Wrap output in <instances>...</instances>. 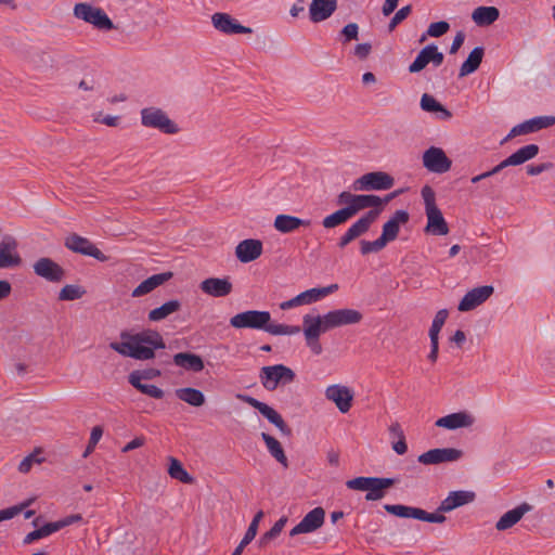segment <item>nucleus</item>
<instances>
[{
	"label": "nucleus",
	"mask_w": 555,
	"mask_h": 555,
	"mask_svg": "<svg viewBox=\"0 0 555 555\" xmlns=\"http://www.w3.org/2000/svg\"><path fill=\"white\" fill-rule=\"evenodd\" d=\"M450 29V25L446 21H440L436 23H431L426 31V35L422 36L421 42L426 39V36L438 38L443 36Z\"/></svg>",
	"instance_id": "obj_51"
},
{
	"label": "nucleus",
	"mask_w": 555,
	"mask_h": 555,
	"mask_svg": "<svg viewBox=\"0 0 555 555\" xmlns=\"http://www.w3.org/2000/svg\"><path fill=\"white\" fill-rule=\"evenodd\" d=\"M337 8V0H312L309 13L313 23L328 18Z\"/></svg>",
	"instance_id": "obj_26"
},
{
	"label": "nucleus",
	"mask_w": 555,
	"mask_h": 555,
	"mask_svg": "<svg viewBox=\"0 0 555 555\" xmlns=\"http://www.w3.org/2000/svg\"><path fill=\"white\" fill-rule=\"evenodd\" d=\"M379 212V209H372L367 211L359 220H357L339 238L338 246L340 248H344L353 240L366 233L371 228L372 223L377 219Z\"/></svg>",
	"instance_id": "obj_10"
},
{
	"label": "nucleus",
	"mask_w": 555,
	"mask_h": 555,
	"mask_svg": "<svg viewBox=\"0 0 555 555\" xmlns=\"http://www.w3.org/2000/svg\"><path fill=\"white\" fill-rule=\"evenodd\" d=\"M261 254L262 243L255 238L243 240L235 248V256L243 263L256 260L261 256Z\"/></svg>",
	"instance_id": "obj_21"
},
{
	"label": "nucleus",
	"mask_w": 555,
	"mask_h": 555,
	"mask_svg": "<svg viewBox=\"0 0 555 555\" xmlns=\"http://www.w3.org/2000/svg\"><path fill=\"white\" fill-rule=\"evenodd\" d=\"M128 337L127 341L111 343L109 347L124 357H130L132 351L133 338L132 335L121 334V338Z\"/></svg>",
	"instance_id": "obj_54"
},
{
	"label": "nucleus",
	"mask_w": 555,
	"mask_h": 555,
	"mask_svg": "<svg viewBox=\"0 0 555 555\" xmlns=\"http://www.w3.org/2000/svg\"><path fill=\"white\" fill-rule=\"evenodd\" d=\"M33 269L38 276L53 283L61 282L65 275L63 268L48 257L39 258Z\"/></svg>",
	"instance_id": "obj_16"
},
{
	"label": "nucleus",
	"mask_w": 555,
	"mask_h": 555,
	"mask_svg": "<svg viewBox=\"0 0 555 555\" xmlns=\"http://www.w3.org/2000/svg\"><path fill=\"white\" fill-rule=\"evenodd\" d=\"M528 120L532 132H537L541 129L555 125V116H538Z\"/></svg>",
	"instance_id": "obj_52"
},
{
	"label": "nucleus",
	"mask_w": 555,
	"mask_h": 555,
	"mask_svg": "<svg viewBox=\"0 0 555 555\" xmlns=\"http://www.w3.org/2000/svg\"><path fill=\"white\" fill-rule=\"evenodd\" d=\"M483 54L485 49L482 47L474 48L468 57L461 65L459 77L462 78L476 72L482 62Z\"/></svg>",
	"instance_id": "obj_33"
},
{
	"label": "nucleus",
	"mask_w": 555,
	"mask_h": 555,
	"mask_svg": "<svg viewBox=\"0 0 555 555\" xmlns=\"http://www.w3.org/2000/svg\"><path fill=\"white\" fill-rule=\"evenodd\" d=\"M373 482L365 495L366 501H378L385 496L386 489L392 487L396 482L392 478L374 477Z\"/></svg>",
	"instance_id": "obj_34"
},
{
	"label": "nucleus",
	"mask_w": 555,
	"mask_h": 555,
	"mask_svg": "<svg viewBox=\"0 0 555 555\" xmlns=\"http://www.w3.org/2000/svg\"><path fill=\"white\" fill-rule=\"evenodd\" d=\"M448 315H449V312L446 309H441L436 313V315L433 320L431 326L429 328V338L430 339L435 338V339L439 340V333H440L442 326L444 325Z\"/></svg>",
	"instance_id": "obj_49"
},
{
	"label": "nucleus",
	"mask_w": 555,
	"mask_h": 555,
	"mask_svg": "<svg viewBox=\"0 0 555 555\" xmlns=\"http://www.w3.org/2000/svg\"><path fill=\"white\" fill-rule=\"evenodd\" d=\"M426 232L434 235H447L449 233L448 224L438 207L426 210Z\"/></svg>",
	"instance_id": "obj_28"
},
{
	"label": "nucleus",
	"mask_w": 555,
	"mask_h": 555,
	"mask_svg": "<svg viewBox=\"0 0 555 555\" xmlns=\"http://www.w3.org/2000/svg\"><path fill=\"white\" fill-rule=\"evenodd\" d=\"M65 246L74 253L90 256L100 261L107 260V257L93 243L78 234L68 235L65 240Z\"/></svg>",
	"instance_id": "obj_12"
},
{
	"label": "nucleus",
	"mask_w": 555,
	"mask_h": 555,
	"mask_svg": "<svg viewBox=\"0 0 555 555\" xmlns=\"http://www.w3.org/2000/svg\"><path fill=\"white\" fill-rule=\"evenodd\" d=\"M261 438L264 441L271 456H273L283 467L286 468L288 466V460L281 443L267 433H262Z\"/></svg>",
	"instance_id": "obj_36"
},
{
	"label": "nucleus",
	"mask_w": 555,
	"mask_h": 555,
	"mask_svg": "<svg viewBox=\"0 0 555 555\" xmlns=\"http://www.w3.org/2000/svg\"><path fill=\"white\" fill-rule=\"evenodd\" d=\"M444 512H438V509L435 513H428L422 508L418 507L416 519L433 524H442L447 520L446 516L443 515Z\"/></svg>",
	"instance_id": "obj_53"
},
{
	"label": "nucleus",
	"mask_w": 555,
	"mask_h": 555,
	"mask_svg": "<svg viewBox=\"0 0 555 555\" xmlns=\"http://www.w3.org/2000/svg\"><path fill=\"white\" fill-rule=\"evenodd\" d=\"M33 500H27L20 505H14L0 511V522L3 520L12 519L16 515H18L22 511H24L27 506L30 505Z\"/></svg>",
	"instance_id": "obj_57"
},
{
	"label": "nucleus",
	"mask_w": 555,
	"mask_h": 555,
	"mask_svg": "<svg viewBox=\"0 0 555 555\" xmlns=\"http://www.w3.org/2000/svg\"><path fill=\"white\" fill-rule=\"evenodd\" d=\"M359 35V26L356 23L347 24L340 31V38L344 43L357 40Z\"/></svg>",
	"instance_id": "obj_59"
},
{
	"label": "nucleus",
	"mask_w": 555,
	"mask_h": 555,
	"mask_svg": "<svg viewBox=\"0 0 555 555\" xmlns=\"http://www.w3.org/2000/svg\"><path fill=\"white\" fill-rule=\"evenodd\" d=\"M321 321V325L330 331L335 327L357 324L362 320V313L354 309H337L325 313L324 315H314Z\"/></svg>",
	"instance_id": "obj_4"
},
{
	"label": "nucleus",
	"mask_w": 555,
	"mask_h": 555,
	"mask_svg": "<svg viewBox=\"0 0 555 555\" xmlns=\"http://www.w3.org/2000/svg\"><path fill=\"white\" fill-rule=\"evenodd\" d=\"M528 133H532V131L530 129L529 120H526V121L513 127L511 132L508 133V135L505 138V140H508L509 138H513L516 135L528 134Z\"/></svg>",
	"instance_id": "obj_63"
},
{
	"label": "nucleus",
	"mask_w": 555,
	"mask_h": 555,
	"mask_svg": "<svg viewBox=\"0 0 555 555\" xmlns=\"http://www.w3.org/2000/svg\"><path fill=\"white\" fill-rule=\"evenodd\" d=\"M352 217L350 216V214L346 209V207H343V208L336 210L335 212L326 216L322 220V225L325 229H333V228H336V227H338L340 224H344L345 222H347Z\"/></svg>",
	"instance_id": "obj_42"
},
{
	"label": "nucleus",
	"mask_w": 555,
	"mask_h": 555,
	"mask_svg": "<svg viewBox=\"0 0 555 555\" xmlns=\"http://www.w3.org/2000/svg\"><path fill=\"white\" fill-rule=\"evenodd\" d=\"M423 166L433 173H444L451 169L452 160L441 147L430 146L423 153Z\"/></svg>",
	"instance_id": "obj_8"
},
{
	"label": "nucleus",
	"mask_w": 555,
	"mask_h": 555,
	"mask_svg": "<svg viewBox=\"0 0 555 555\" xmlns=\"http://www.w3.org/2000/svg\"><path fill=\"white\" fill-rule=\"evenodd\" d=\"M532 505L524 502L513 509L504 513L499 520L495 522V529L498 531H505L514 527L527 513L532 511Z\"/></svg>",
	"instance_id": "obj_24"
},
{
	"label": "nucleus",
	"mask_w": 555,
	"mask_h": 555,
	"mask_svg": "<svg viewBox=\"0 0 555 555\" xmlns=\"http://www.w3.org/2000/svg\"><path fill=\"white\" fill-rule=\"evenodd\" d=\"M295 377V372L284 364L262 366L259 372V380L269 391L275 390L280 385L293 383Z\"/></svg>",
	"instance_id": "obj_1"
},
{
	"label": "nucleus",
	"mask_w": 555,
	"mask_h": 555,
	"mask_svg": "<svg viewBox=\"0 0 555 555\" xmlns=\"http://www.w3.org/2000/svg\"><path fill=\"white\" fill-rule=\"evenodd\" d=\"M85 291L80 286L67 284L59 293L60 300H76L82 297Z\"/></svg>",
	"instance_id": "obj_50"
},
{
	"label": "nucleus",
	"mask_w": 555,
	"mask_h": 555,
	"mask_svg": "<svg viewBox=\"0 0 555 555\" xmlns=\"http://www.w3.org/2000/svg\"><path fill=\"white\" fill-rule=\"evenodd\" d=\"M539 150L540 149L537 144H528V145L520 147L519 150H517L516 152H514L511 155L515 162V165L519 166V165H522L526 162L534 158L539 154Z\"/></svg>",
	"instance_id": "obj_43"
},
{
	"label": "nucleus",
	"mask_w": 555,
	"mask_h": 555,
	"mask_svg": "<svg viewBox=\"0 0 555 555\" xmlns=\"http://www.w3.org/2000/svg\"><path fill=\"white\" fill-rule=\"evenodd\" d=\"M409 221V214L405 210H397L393 216L383 225L380 237L387 244L398 236L400 225Z\"/></svg>",
	"instance_id": "obj_25"
},
{
	"label": "nucleus",
	"mask_w": 555,
	"mask_h": 555,
	"mask_svg": "<svg viewBox=\"0 0 555 555\" xmlns=\"http://www.w3.org/2000/svg\"><path fill=\"white\" fill-rule=\"evenodd\" d=\"M475 422V416L472 413L460 411L438 418L435 425L448 430H456L460 428H469Z\"/></svg>",
	"instance_id": "obj_17"
},
{
	"label": "nucleus",
	"mask_w": 555,
	"mask_h": 555,
	"mask_svg": "<svg viewBox=\"0 0 555 555\" xmlns=\"http://www.w3.org/2000/svg\"><path fill=\"white\" fill-rule=\"evenodd\" d=\"M325 397L333 401L341 413H347L353 399L352 391L343 385H331L325 390Z\"/></svg>",
	"instance_id": "obj_19"
},
{
	"label": "nucleus",
	"mask_w": 555,
	"mask_h": 555,
	"mask_svg": "<svg viewBox=\"0 0 555 555\" xmlns=\"http://www.w3.org/2000/svg\"><path fill=\"white\" fill-rule=\"evenodd\" d=\"M103 435V429L100 426H94L91 430L90 439L86 451L83 452V457H87L94 449L99 440Z\"/></svg>",
	"instance_id": "obj_61"
},
{
	"label": "nucleus",
	"mask_w": 555,
	"mask_h": 555,
	"mask_svg": "<svg viewBox=\"0 0 555 555\" xmlns=\"http://www.w3.org/2000/svg\"><path fill=\"white\" fill-rule=\"evenodd\" d=\"M263 515L264 514L262 511H259L258 513H256L251 522L248 526L247 531L244 534V538L242 539V541L238 544L241 547L245 548L255 539L257 531H258L259 522L262 519Z\"/></svg>",
	"instance_id": "obj_47"
},
{
	"label": "nucleus",
	"mask_w": 555,
	"mask_h": 555,
	"mask_svg": "<svg viewBox=\"0 0 555 555\" xmlns=\"http://www.w3.org/2000/svg\"><path fill=\"white\" fill-rule=\"evenodd\" d=\"M199 288L212 297H225L232 292V283L228 278H208L201 282Z\"/></svg>",
	"instance_id": "obj_23"
},
{
	"label": "nucleus",
	"mask_w": 555,
	"mask_h": 555,
	"mask_svg": "<svg viewBox=\"0 0 555 555\" xmlns=\"http://www.w3.org/2000/svg\"><path fill=\"white\" fill-rule=\"evenodd\" d=\"M422 197H423L424 204H425V211L426 210H430L431 208H437L438 207L436 205L435 192H434V190L430 186L425 185L422 189Z\"/></svg>",
	"instance_id": "obj_62"
},
{
	"label": "nucleus",
	"mask_w": 555,
	"mask_h": 555,
	"mask_svg": "<svg viewBox=\"0 0 555 555\" xmlns=\"http://www.w3.org/2000/svg\"><path fill=\"white\" fill-rule=\"evenodd\" d=\"M311 221L307 219H300L291 215H278L274 219V228L281 233H292L300 227H310Z\"/></svg>",
	"instance_id": "obj_27"
},
{
	"label": "nucleus",
	"mask_w": 555,
	"mask_h": 555,
	"mask_svg": "<svg viewBox=\"0 0 555 555\" xmlns=\"http://www.w3.org/2000/svg\"><path fill=\"white\" fill-rule=\"evenodd\" d=\"M74 16L101 30H112L115 28L113 22L103 9L86 2L77 3L74 7Z\"/></svg>",
	"instance_id": "obj_2"
},
{
	"label": "nucleus",
	"mask_w": 555,
	"mask_h": 555,
	"mask_svg": "<svg viewBox=\"0 0 555 555\" xmlns=\"http://www.w3.org/2000/svg\"><path fill=\"white\" fill-rule=\"evenodd\" d=\"M181 302L177 299L169 300L163 304L160 307L155 308L149 312V320L152 322H159L170 314L179 311Z\"/></svg>",
	"instance_id": "obj_37"
},
{
	"label": "nucleus",
	"mask_w": 555,
	"mask_h": 555,
	"mask_svg": "<svg viewBox=\"0 0 555 555\" xmlns=\"http://www.w3.org/2000/svg\"><path fill=\"white\" fill-rule=\"evenodd\" d=\"M384 508L387 513L395 515L401 518H414L416 519V514L418 507L408 506L402 504H386Z\"/></svg>",
	"instance_id": "obj_45"
},
{
	"label": "nucleus",
	"mask_w": 555,
	"mask_h": 555,
	"mask_svg": "<svg viewBox=\"0 0 555 555\" xmlns=\"http://www.w3.org/2000/svg\"><path fill=\"white\" fill-rule=\"evenodd\" d=\"M475 492L467 490L451 491L448 496L441 501L438 512H452L453 509L474 502Z\"/></svg>",
	"instance_id": "obj_22"
},
{
	"label": "nucleus",
	"mask_w": 555,
	"mask_h": 555,
	"mask_svg": "<svg viewBox=\"0 0 555 555\" xmlns=\"http://www.w3.org/2000/svg\"><path fill=\"white\" fill-rule=\"evenodd\" d=\"M263 331L274 336L286 335V324H276L269 321Z\"/></svg>",
	"instance_id": "obj_64"
},
{
	"label": "nucleus",
	"mask_w": 555,
	"mask_h": 555,
	"mask_svg": "<svg viewBox=\"0 0 555 555\" xmlns=\"http://www.w3.org/2000/svg\"><path fill=\"white\" fill-rule=\"evenodd\" d=\"M500 16V12L495 7H478L472 14L473 21L478 26H487L493 24Z\"/></svg>",
	"instance_id": "obj_35"
},
{
	"label": "nucleus",
	"mask_w": 555,
	"mask_h": 555,
	"mask_svg": "<svg viewBox=\"0 0 555 555\" xmlns=\"http://www.w3.org/2000/svg\"><path fill=\"white\" fill-rule=\"evenodd\" d=\"M464 453L455 448L430 449L418 456V462L424 465H438L442 463L457 462Z\"/></svg>",
	"instance_id": "obj_11"
},
{
	"label": "nucleus",
	"mask_w": 555,
	"mask_h": 555,
	"mask_svg": "<svg viewBox=\"0 0 555 555\" xmlns=\"http://www.w3.org/2000/svg\"><path fill=\"white\" fill-rule=\"evenodd\" d=\"M236 399L257 409L259 411V413L263 417H266L271 424H273L275 427H278L279 430L283 435L291 436V434H292L291 428L286 425V423L284 422L282 416L273 408H271L267 403H263V402L257 400L256 398H254L251 396L244 395V393H237Z\"/></svg>",
	"instance_id": "obj_7"
},
{
	"label": "nucleus",
	"mask_w": 555,
	"mask_h": 555,
	"mask_svg": "<svg viewBox=\"0 0 555 555\" xmlns=\"http://www.w3.org/2000/svg\"><path fill=\"white\" fill-rule=\"evenodd\" d=\"M302 332L305 335L306 344L314 354L322 352V346L319 341L321 334L327 332L322 325L319 319L314 315L305 314L302 317Z\"/></svg>",
	"instance_id": "obj_9"
},
{
	"label": "nucleus",
	"mask_w": 555,
	"mask_h": 555,
	"mask_svg": "<svg viewBox=\"0 0 555 555\" xmlns=\"http://www.w3.org/2000/svg\"><path fill=\"white\" fill-rule=\"evenodd\" d=\"M168 474L171 478L184 483H191L193 481V478L184 469L181 462L176 457H169Z\"/></svg>",
	"instance_id": "obj_41"
},
{
	"label": "nucleus",
	"mask_w": 555,
	"mask_h": 555,
	"mask_svg": "<svg viewBox=\"0 0 555 555\" xmlns=\"http://www.w3.org/2000/svg\"><path fill=\"white\" fill-rule=\"evenodd\" d=\"M421 108L425 112L437 113L438 118L441 120H449L452 114L441 103H439L433 95L424 93L421 98Z\"/></svg>",
	"instance_id": "obj_32"
},
{
	"label": "nucleus",
	"mask_w": 555,
	"mask_h": 555,
	"mask_svg": "<svg viewBox=\"0 0 555 555\" xmlns=\"http://www.w3.org/2000/svg\"><path fill=\"white\" fill-rule=\"evenodd\" d=\"M175 395L179 400L195 408L202 406L206 401L203 391L193 387L178 388L175 390Z\"/></svg>",
	"instance_id": "obj_31"
},
{
	"label": "nucleus",
	"mask_w": 555,
	"mask_h": 555,
	"mask_svg": "<svg viewBox=\"0 0 555 555\" xmlns=\"http://www.w3.org/2000/svg\"><path fill=\"white\" fill-rule=\"evenodd\" d=\"M211 23L217 30L227 35L251 33L249 27L241 25L228 13H215L211 16Z\"/></svg>",
	"instance_id": "obj_20"
},
{
	"label": "nucleus",
	"mask_w": 555,
	"mask_h": 555,
	"mask_svg": "<svg viewBox=\"0 0 555 555\" xmlns=\"http://www.w3.org/2000/svg\"><path fill=\"white\" fill-rule=\"evenodd\" d=\"M397 194V192H393L388 194L385 198H380L379 196L373 194H356L353 205L346 207V209L349 211L350 216L353 217L362 209L371 207L377 208L384 204H387L389 201L395 198Z\"/></svg>",
	"instance_id": "obj_18"
},
{
	"label": "nucleus",
	"mask_w": 555,
	"mask_h": 555,
	"mask_svg": "<svg viewBox=\"0 0 555 555\" xmlns=\"http://www.w3.org/2000/svg\"><path fill=\"white\" fill-rule=\"evenodd\" d=\"M374 477H357L346 482L348 489L358 491H369L371 485L375 482Z\"/></svg>",
	"instance_id": "obj_55"
},
{
	"label": "nucleus",
	"mask_w": 555,
	"mask_h": 555,
	"mask_svg": "<svg viewBox=\"0 0 555 555\" xmlns=\"http://www.w3.org/2000/svg\"><path fill=\"white\" fill-rule=\"evenodd\" d=\"M325 511L322 507L311 509L289 532L291 537L311 533L324 524Z\"/></svg>",
	"instance_id": "obj_14"
},
{
	"label": "nucleus",
	"mask_w": 555,
	"mask_h": 555,
	"mask_svg": "<svg viewBox=\"0 0 555 555\" xmlns=\"http://www.w3.org/2000/svg\"><path fill=\"white\" fill-rule=\"evenodd\" d=\"M132 338L140 343L141 345H146L156 349H164L165 343L162 335L156 331H143L141 333L132 335Z\"/></svg>",
	"instance_id": "obj_39"
},
{
	"label": "nucleus",
	"mask_w": 555,
	"mask_h": 555,
	"mask_svg": "<svg viewBox=\"0 0 555 555\" xmlns=\"http://www.w3.org/2000/svg\"><path fill=\"white\" fill-rule=\"evenodd\" d=\"M269 321H271L269 311L247 310L233 315L230 319V325L238 330L251 328L263 331Z\"/></svg>",
	"instance_id": "obj_6"
},
{
	"label": "nucleus",
	"mask_w": 555,
	"mask_h": 555,
	"mask_svg": "<svg viewBox=\"0 0 555 555\" xmlns=\"http://www.w3.org/2000/svg\"><path fill=\"white\" fill-rule=\"evenodd\" d=\"M429 63H431V43L424 47L413 63L409 66L410 73H418L423 70Z\"/></svg>",
	"instance_id": "obj_44"
},
{
	"label": "nucleus",
	"mask_w": 555,
	"mask_h": 555,
	"mask_svg": "<svg viewBox=\"0 0 555 555\" xmlns=\"http://www.w3.org/2000/svg\"><path fill=\"white\" fill-rule=\"evenodd\" d=\"M493 292L494 288L491 285H482L468 291L457 306L459 311L467 312L474 310L486 302Z\"/></svg>",
	"instance_id": "obj_13"
},
{
	"label": "nucleus",
	"mask_w": 555,
	"mask_h": 555,
	"mask_svg": "<svg viewBox=\"0 0 555 555\" xmlns=\"http://www.w3.org/2000/svg\"><path fill=\"white\" fill-rule=\"evenodd\" d=\"M360 244H361L360 250H361L362 255H369L371 253H378L383 248H385V246L387 245L380 236L373 242L361 241Z\"/></svg>",
	"instance_id": "obj_56"
},
{
	"label": "nucleus",
	"mask_w": 555,
	"mask_h": 555,
	"mask_svg": "<svg viewBox=\"0 0 555 555\" xmlns=\"http://www.w3.org/2000/svg\"><path fill=\"white\" fill-rule=\"evenodd\" d=\"M395 179L387 172L373 171L365 173L353 181L356 191H385L393 186Z\"/></svg>",
	"instance_id": "obj_5"
},
{
	"label": "nucleus",
	"mask_w": 555,
	"mask_h": 555,
	"mask_svg": "<svg viewBox=\"0 0 555 555\" xmlns=\"http://www.w3.org/2000/svg\"><path fill=\"white\" fill-rule=\"evenodd\" d=\"M38 451H35L27 455L26 457H24L18 465V470L23 474H26L31 469L34 464H40L42 462V459L38 456Z\"/></svg>",
	"instance_id": "obj_58"
},
{
	"label": "nucleus",
	"mask_w": 555,
	"mask_h": 555,
	"mask_svg": "<svg viewBox=\"0 0 555 555\" xmlns=\"http://www.w3.org/2000/svg\"><path fill=\"white\" fill-rule=\"evenodd\" d=\"M337 289H338L337 284H331L325 287H315V288L307 289V291L300 293V295L302 297L304 304L310 305V304L317 302V301L321 300L322 298L333 294Z\"/></svg>",
	"instance_id": "obj_38"
},
{
	"label": "nucleus",
	"mask_w": 555,
	"mask_h": 555,
	"mask_svg": "<svg viewBox=\"0 0 555 555\" xmlns=\"http://www.w3.org/2000/svg\"><path fill=\"white\" fill-rule=\"evenodd\" d=\"M287 522V518L286 517H281L273 526L272 528L267 531L266 533H263L258 543H259V546L260 547H266L267 545H269L271 543V541H273L274 539H276L280 533L282 532L283 528L285 527V524Z\"/></svg>",
	"instance_id": "obj_46"
},
{
	"label": "nucleus",
	"mask_w": 555,
	"mask_h": 555,
	"mask_svg": "<svg viewBox=\"0 0 555 555\" xmlns=\"http://www.w3.org/2000/svg\"><path fill=\"white\" fill-rule=\"evenodd\" d=\"M411 11V5H405L398 10L388 24L389 30L392 31L402 21H404L409 16Z\"/></svg>",
	"instance_id": "obj_60"
},
{
	"label": "nucleus",
	"mask_w": 555,
	"mask_h": 555,
	"mask_svg": "<svg viewBox=\"0 0 555 555\" xmlns=\"http://www.w3.org/2000/svg\"><path fill=\"white\" fill-rule=\"evenodd\" d=\"M17 241L12 235H4L0 242V269L13 268L21 264L17 253Z\"/></svg>",
	"instance_id": "obj_15"
},
{
	"label": "nucleus",
	"mask_w": 555,
	"mask_h": 555,
	"mask_svg": "<svg viewBox=\"0 0 555 555\" xmlns=\"http://www.w3.org/2000/svg\"><path fill=\"white\" fill-rule=\"evenodd\" d=\"M172 273L171 272H164L154 274L143 282H141L133 291H132V297H141L143 295H146L154 291L156 287L160 286L165 282H167L169 279H171Z\"/></svg>",
	"instance_id": "obj_29"
},
{
	"label": "nucleus",
	"mask_w": 555,
	"mask_h": 555,
	"mask_svg": "<svg viewBox=\"0 0 555 555\" xmlns=\"http://www.w3.org/2000/svg\"><path fill=\"white\" fill-rule=\"evenodd\" d=\"M173 363L184 370L192 372H201L204 370L203 359L191 352H179L173 356Z\"/></svg>",
	"instance_id": "obj_30"
},
{
	"label": "nucleus",
	"mask_w": 555,
	"mask_h": 555,
	"mask_svg": "<svg viewBox=\"0 0 555 555\" xmlns=\"http://www.w3.org/2000/svg\"><path fill=\"white\" fill-rule=\"evenodd\" d=\"M141 124L147 128L158 129L164 133H177L178 126L158 107H145L141 109Z\"/></svg>",
	"instance_id": "obj_3"
},
{
	"label": "nucleus",
	"mask_w": 555,
	"mask_h": 555,
	"mask_svg": "<svg viewBox=\"0 0 555 555\" xmlns=\"http://www.w3.org/2000/svg\"><path fill=\"white\" fill-rule=\"evenodd\" d=\"M155 357V350L151 346L141 345L133 339L132 351L130 358L135 360H150Z\"/></svg>",
	"instance_id": "obj_48"
},
{
	"label": "nucleus",
	"mask_w": 555,
	"mask_h": 555,
	"mask_svg": "<svg viewBox=\"0 0 555 555\" xmlns=\"http://www.w3.org/2000/svg\"><path fill=\"white\" fill-rule=\"evenodd\" d=\"M129 383L138 389L140 392L150 396L154 399H162L164 397V390L155 385H149L143 384L142 382H139V376L137 375H129L128 377Z\"/></svg>",
	"instance_id": "obj_40"
}]
</instances>
